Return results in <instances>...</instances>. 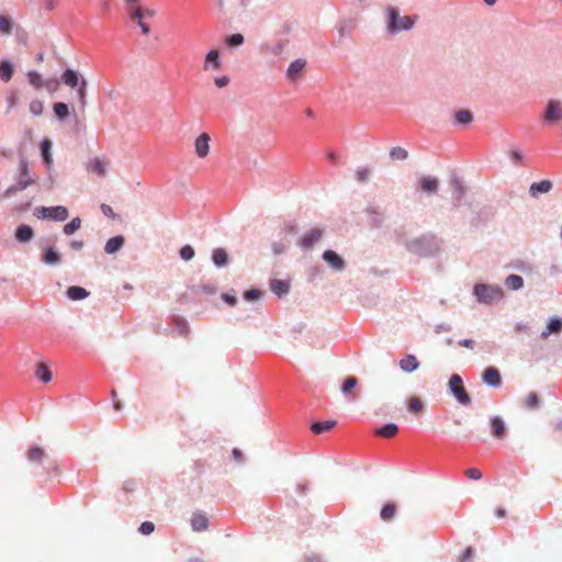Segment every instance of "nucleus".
<instances>
[{
	"mask_svg": "<svg viewBox=\"0 0 562 562\" xmlns=\"http://www.w3.org/2000/svg\"><path fill=\"white\" fill-rule=\"evenodd\" d=\"M476 300L483 304H493L503 299V290L498 285L476 284L473 289Z\"/></svg>",
	"mask_w": 562,
	"mask_h": 562,
	"instance_id": "1",
	"label": "nucleus"
},
{
	"mask_svg": "<svg viewBox=\"0 0 562 562\" xmlns=\"http://www.w3.org/2000/svg\"><path fill=\"white\" fill-rule=\"evenodd\" d=\"M35 182H36V178L31 175L27 162L22 160L20 162L19 178L14 184H12L11 187H9L5 190L4 195L11 196V195L15 194L16 192L25 190L26 188L34 184Z\"/></svg>",
	"mask_w": 562,
	"mask_h": 562,
	"instance_id": "2",
	"label": "nucleus"
},
{
	"mask_svg": "<svg viewBox=\"0 0 562 562\" xmlns=\"http://www.w3.org/2000/svg\"><path fill=\"white\" fill-rule=\"evenodd\" d=\"M414 18L412 16H400L398 11L395 8H387V29L391 32H398L409 30L414 25Z\"/></svg>",
	"mask_w": 562,
	"mask_h": 562,
	"instance_id": "3",
	"label": "nucleus"
},
{
	"mask_svg": "<svg viewBox=\"0 0 562 562\" xmlns=\"http://www.w3.org/2000/svg\"><path fill=\"white\" fill-rule=\"evenodd\" d=\"M35 216L42 220L63 222L68 218V210L65 206H40L35 209Z\"/></svg>",
	"mask_w": 562,
	"mask_h": 562,
	"instance_id": "4",
	"label": "nucleus"
},
{
	"mask_svg": "<svg viewBox=\"0 0 562 562\" xmlns=\"http://www.w3.org/2000/svg\"><path fill=\"white\" fill-rule=\"evenodd\" d=\"M449 391L453 394L456 400L464 405L468 406L471 403V398L463 385V381L459 374H452L449 379Z\"/></svg>",
	"mask_w": 562,
	"mask_h": 562,
	"instance_id": "5",
	"label": "nucleus"
},
{
	"mask_svg": "<svg viewBox=\"0 0 562 562\" xmlns=\"http://www.w3.org/2000/svg\"><path fill=\"white\" fill-rule=\"evenodd\" d=\"M211 137L207 133L200 134L194 142V151L199 158H205L210 153Z\"/></svg>",
	"mask_w": 562,
	"mask_h": 562,
	"instance_id": "6",
	"label": "nucleus"
},
{
	"mask_svg": "<svg viewBox=\"0 0 562 562\" xmlns=\"http://www.w3.org/2000/svg\"><path fill=\"white\" fill-rule=\"evenodd\" d=\"M143 8L139 5H132L130 8L131 20L138 24L143 34L147 35L150 33V27L147 23L144 22L145 18L143 16Z\"/></svg>",
	"mask_w": 562,
	"mask_h": 562,
	"instance_id": "7",
	"label": "nucleus"
},
{
	"mask_svg": "<svg viewBox=\"0 0 562 562\" xmlns=\"http://www.w3.org/2000/svg\"><path fill=\"white\" fill-rule=\"evenodd\" d=\"M562 119V106L559 101L551 100L548 103L544 120L548 122H557Z\"/></svg>",
	"mask_w": 562,
	"mask_h": 562,
	"instance_id": "8",
	"label": "nucleus"
},
{
	"mask_svg": "<svg viewBox=\"0 0 562 562\" xmlns=\"http://www.w3.org/2000/svg\"><path fill=\"white\" fill-rule=\"evenodd\" d=\"M483 382L490 386H499L502 378L499 371L494 367H488L482 374Z\"/></svg>",
	"mask_w": 562,
	"mask_h": 562,
	"instance_id": "9",
	"label": "nucleus"
},
{
	"mask_svg": "<svg viewBox=\"0 0 562 562\" xmlns=\"http://www.w3.org/2000/svg\"><path fill=\"white\" fill-rule=\"evenodd\" d=\"M323 259L336 271H341L345 269L344 259L334 250L324 251Z\"/></svg>",
	"mask_w": 562,
	"mask_h": 562,
	"instance_id": "10",
	"label": "nucleus"
},
{
	"mask_svg": "<svg viewBox=\"0 0 562 562\" xmlns=\"http://www.w3.org/2000/svg\"><path fill=\"white\" fill-rule=\"evenodd\" d=\"M323 235L322 229L319 228H312L308 231L301 239L300 245L303 248H311L313 247L317 241L321 240Z\"/></svg>",
	"mask_w": 562,
	"mask_h": 562,
	"instance_id": "11",
	"label": "nucleus"
},
{
	"mask_svg": "<svg viewBox=\"0 0 562 562\" xmlns=\"http://www.w3.org/2000/svg\"><path fill=\"white\" fill-rule=\"evenodd\" d=\"M306 66V61L304 59H296L293 63L290 64L288 70H286V77L291 81H295L299 79Z\"/></svg>",
	"mask_w": 562,
	"mask_h": 562,
	"instance_id": "12",
	"label": "nucleus"
},
{
	"mask_svg": "<svg viewBox=\"0 0 562 562\" xmlns=\"http://www.w3.org/2000/svg\"><path fill=\"white\" fill-rule=\"evenodd\" d=\"M419 364L418 359L414 355H406L398 362L401 370L405 373L416 371L419 368Z\"/></svg>",
	"mask_w": 562,
	"mask_h": 562,
	"instance_id": "13",
	"label": "nucleus"
},
{
	"mask_svg": "<svg viewBox=\"0 0 562 562\" xmlns=\"http://www.w3.org/2000/svg\"><path fill=\"white\" fill-rule=\"evenodd\" d=\"M222 64L220 60V53L216 49H211L204 60L203 69L209 70L210 68L214 70H218L221 68Z\"/></svg>",
	"mask_w": 562,
	"mask_h": 562,
	"instance_id": "14",
	"label": "nucleus"
},
{
	"mask_svg": "<svg viewBox=\"0 0 562 562\" xmlns=\"http://www.w3.org/2000/svg\"><path fill=\"white\" fill-rule=\"evenodd\" d=\"M87 169L88 171L95 173L99 177H104L106 173V161L95 157L89 161Z\"/></svg>",
	"mask_w": 562,
	"mask_h": 562,
	"instance_id": "15",
	"label": "nucleus"
},
{
	"mask_svg": "<svg viewBox=\"0 0 562 562\" xmlns=\"http://www.w3.org/2000/svg\"><path fill=\"white\" fill-rule=\"evenodd\" d=\"M52 146L53 143L50 139L45 138L41 142V154L43 161L45 166L49 169L53 165V157H52Z\"/></svg>",
	"mask_w": 562,
	"mask_h": 562,
	"instance_id": "16",
	"label": "nucleus"
},
{
	"mask_svg": "<svg viewBox=\"0 0 562 562\" xmlns=\"http://www.w3.org/2000/svg\"><path fill=\"white\" fill-rule=\"evenodd\" d=\"M419 189L424 192L435 193L438 190L439 181L432 177H422L418 180Z\"/></svg>",
	"mask_w": 562,
	"mask_h": 562,
	"instance_id": "17",
	"label": "nucleus"
},
{
	"mask_svg": "<svg viewBox=\"0 0 562 562\" xmlns=\"http://www.w3.org/2000/svg\"><path fill=\"white\" fill-rule=\"evenodd\" d=\"M191 526L194 531H204L209 527V519L202 513H195L191 518Z\"/></svg>",
	"mask_w": 562,
	"mask_h": 562,
	"instance_id": "18",
	"label": "nucleus"
},
{
	"mask_svg": "<svg viewBox=\"0 0 562 562\" xmlns=\"http://www.w3.org/2000/svg\"><path fill=\"white\" fill-rule=\"evenodd\" d=\"M491 428L495 438L502 439L505 436L506 426L501 417L494 416L491 418Z\"/></svg>",
	"mask_w": 562,
	"mask_h": 562,
	"instance_id": "19",
	"label": "nucleus"
},
{
	"mask_svg": "<svg viewBox=\"0 0 562 562\" xmlns=\"http://www.w3.org/2000/svg\"><path fill=\"white\" fill-rule=\"evenodd\" d=\"M124 241L125 240L123 236L112 237L106 241L104 246V251L110 255L115 254L123 247Z\"/></svg>",
	"mask_w": 562,
	"mask_h": 562,
	"instance_id": "20",
	"label": "nucleus"
},
{
	"mask_svg": "<svg viewBox=\"0 0 562 562\" xmlns=\"http://www.w3.org/2000/svg\"><path fill=\"white\" fill-rule=\"evenodd\" d=\"M552 189V182L550 180H542L533 182L530 186V194L537 196L539 193H548Z\"/></svg>",
	"mask_w": 562,
	"mask_h": 562,
	"instance_id": "21",
	"label": "nucleus"
},
{
	"mask_svg": "<svg viewBox=\"0 0 562 562\" xmlns=\"http://www.w3.org/2000/svg\"><path fill=\"white\" fill-rule=\"evenodd\" d=\"M407 408L414 415H420L425 411V404L418 396H412L407 400Z\"/></svg>",
	"mask_w": 562,
	"mask_h": 562,
	"instance_id": "22",
	"label": "nucleus"
},
{
	"mask_svg": "<svg viewBox=\"0 0 562 562\" xmlns=\"http://www.w3.org/2000/svg\"><path fill=\"white\" fill-rule=\"evenodd\" d=\"M33 236V229L29 225H20L15 231V238L21 243L30 241Z\"/></svg>",
	"mask_w": 562,
	"mask_h": 562,
	"instance_id": "23",
	"label": "nucleus"
},
{
	"mask_svg": "<svg viewBox=\"0 0 562 562\" xmlns=\"http://www.w3.org/2000/svg\"><path fill=\"white\" fill-rule=\"evenodd\" d=\"M14 72V68L11 61L1 60L0 61V79L4 82H8L12 79Z\"/></svg>",
	"mask_w": 562,
	"mask_h": 562,
	"instance_id": "24",
	"label": "nucleus"
},
{
	"mask_svg": "<svg viewBox=\"0 0 562 562\" xmlns=\"http://www.w3.org/2000/svg\"><path fill=\"white\" fill-rule=\"evenodd\" d=\"M61 80L68 87L75 88L79 85V76L72 69H66L61 75Z\"/></svg>",
	"mask_w": 562,
	"mask_h": 562,
	"instance_id": "25",
	"label": "nucleus"
},
{
	"mask_svg": "<svg viewBox=\"0 0 562 562\" xmlns=\"http://www.w3.org/2000/svg\"><path fill=\"white\" fill-rule=\"evenodd\" d=\"M562 329V321L559 319V318H553L550 321V323L548 324L546 330L542 331L541 334V338L546 339L548 338L551 334H558L560 333Z\"/></svg>",
	"mask_w": 562,
	"mask_h": 562,
	"instance_id": "26",
	"label": "nucleus"
},
{
	"mask_svg": "<svg viewBox=\"0 0 562 562\" xmlns=\"http://www.w3.org/2000/svg\"><path fill=\"white\" fill-rule=\"evenodd\" d=\"M35 375L38 380H41L44 383H48L52 380V372L48 369V367L43 362H40L36 366Z\"/></svg>",
	"mask_w": 562,
	"mask_h": 562,
	"instance_id": "27",
	"label": "nucleus"
},
{
	"mask_svg": "<svg viewBox=\"0 0 562 562\" xmlns=\"http://www.w3.org/2000/svg\"><path fill=\"white\" fill-rule=\"evenodd\" d=\"M42 260L46 263V265H57L59 263L60 261V256L59 254L52 247L47 248L44 250L43 252V257H42Z\"/></svg>",
	"mask_w": 562,
	"mask_h": 562,
	"instance_id": "28",
	"label": "nucleus"
},
{
	"mask_svg": "<svg viewBox=\"0 0 562 562\" xmlns=\"http://www.w3.org/2000/svg\"><path fill=\"white\" fill-rule=\"evenodd\" d=\"M289 288L290 285L286 281L279 279L272 280L270 283L271 291L279 296L285 294L289 291Z\"/></svg>",
	"mask_w": 562,
	"mask_h": 562,
	"instance_id": "29",
	"label": "nucleus"
},
{
	"mask_svg": "<svg viewBox=\"0 0 562 562\" xmlns=\"http://www.w3.org/2000/svg\"><path fill=\"white\" fill-rule=\"evenodd\" d=\"M398 432V427L395 424H386L375 430V435L383 438H392Z\"/></svg>",
	"mask_w": 562,
	"mask_h": 562,
	"instance_id": "30",
	"label": "nucleus"
},
{
	"mask_svg": "<svg viewBox=\"0 0 562 562\" xmlns=\"http://www.w3.org/2000/svg\"><path fill=\"white\" fill-rule=\"evenodd\" d=\"M336 425V422H333V420H326V422H316L314 424H312L311 426V430L318 435V434H322V432H325V431H329L330 429H333Z\"/></svg>",
	"mask_w": 562,
	"mask_h": 562,
	"instance_id": "31",
	"label": "nucleus"
},
{
	"mask_svg": "<svg viewBox=\"0 0 562 562\" xmlns=\"http://www.w3.org/2000/svg\"><path fill=\"white\" fill-rule=\"evenodd\" d=\"M88 294H89L88 291L80 286L74 285V286H69L67 289V296L74 301L82 300V299L87 297Z\"/></svg>",
	"mask_w": 562,
	"mask_h": 562,
	"instance_id": "32",
	"label": "nucleus"
},
{
	"mask_svg": "<svg viewBox=\"0 0 562 562\" xmlns=\"http://www.w3.org/2000/svg\"><path fill=\"white\" fill-rule=\"evenodd\" d=\"M505 284L510 290H519L524 285V280L520 276L510 274L506 278Z\"/></svg>",
	"mask_w": 562,
	"mask_h": 562,
	"instance_id": "33",
	"label": "nucleus"
},
{
	"mask_svg": "<svg viewBox=\"0 0 562 562\" xmlns=\"http://www.w3.org/2000/svg\"><path fill=\"white\" fill-rule=\"evenodd\" d=\"M212 259L217 267H222L227 262V254L223 248H216L213 250Z\"/></svg>",
	"mask_w": 562,
	"mask_h": 562,
	"instance_id": "34",
	"label": "nucleus"
},
{
	"mask_svg": "<svg viewBox=\"0 0 562 562\" xmlns=\"http://www.w3.org/2000/svg\"><path fill=\"white\" fill-rule=\"evenodd\" d=\"M44 456H45V451L41 447H34L27 451V459L31 462L41 463L43 461Z\"/></svg>",
	"mask_w": 562,
	"mask_h": 562,
	"instance_id": "35",
	"label": "nucleus"
},
{
	"mask_svg": "<svg viewBox=\"0 0 562 562\" xmlns=\"http://www.w3.org/2000/svg\"><path fill=\"white\" fill-rule=\"evenodd\" d=\"M173 324L181 336L187 337L189 335L190 329L186 318L177 316L173 318Z\"/></svg>",
	"mask_w": 562,
	"mask_h": 562,
	"instance_id": "36",
	"label": "nucleus"
},
{
	"mask_svg": "<svg viewBox=\"0 0 562 562\" xmlns=\"http://www.w3.org/2000/svg\"><path fill=\"white\" fill-rule=\"evenodd\" d=\"M13 29V22L8 15H0V34L9 35Z\"/></svg>",
	"mask_w": 562,
	"mask_h": 562,
	"instance_id": "37",
	"label": "nucleus"
},
{
	"mask_svg": "<svg viewBox=\"0 0 562 562\" xmlns=\"http://www.w3.org/2000/svg\"><path fill=\"white\" fill-rule=\"evenodd\" d=\"M396 506L394 504H385L381 509V518L384 521H390L395 517Z\"/></svg>",
	"mask_w": 562,
	"mask_h": 562,
	"instance_id": "38",
	"label": "nucleus"
},
{
	"mask_svg": "<svg viewBox=\"0 0 562 562\" xmlns=\"http://www.w3.org/2000/svg\"><path fill=\"white\" fill-rule=\"evenodd\" d=\"M27 79L30 85H32L35 89H41L44 87V79L35 70H31L27 72Z\"/></svg>",
	"mask_w": 562,
	"mask_h": 562,
	"instance_id": "39",
	"label": "nucleus"
},
{
	"mask_svg": "<svg viewBox=\"0 0 562 562\" xmlns=\"http://www.w3.org/2000/svg\"><path fill=\"white\" fill-rule=\"evenodd\" d=\"M53 110H54L55 115L59 120H65L69 115V108L64 102L55 103L54 106H53Z\"/></svg>",
	"mask_w": 562,
	"mask_h": 562,
	"instance_id": "40",
	"label": "nucleus"
},
{
	"mask_svg": "<svg viewBox=\"0 0 562 562\" xmlns=\"http://www.w3.org/2000/svg\"><path fill=\"white\" fill-rule=\"evenodd\" d=\"M29 111L34 116H40L43 114L44 111V103L40 99H34L29 104Z\"/></svg>",
	"mask_w": 562,
	"mask_h": 562,
	"instance_id": "41",
	"label": "nucleus"
},
{
	"mask_svg": "<svg viewBox=\"0 0 562 562\" xmlns=\"http://www.w3.org/2000/svg\"><path fill=\"white\" fill-rule=\"evenodd\" d=\"M80 227H81V220L79 217H75L64 226L63 232L66 235H72Z\"/></svg>",
	"mask_w": 562,
	"mask_h": 562,
	"instance_id": "42",
	"label": "nucleus"
},
{
	"mask_svg": "<svg viewBox=\"0 0 562 562\" xmlns=\"http://www.w3.org/2000/svg\"><path fill=\"white\" fill-rule=\"evenodd\" d=\"M454 119H456L457 123L469 124L472 122L473 115L468 110H460V111L456 112Z\"/></svg>",
	"mask_w": 562,
	"mask_h": 562,
	"instance_id": "43",
	"label": "nucleus"
},
{
	"mask_svg": "<svg viewBox=\"0 0 562 562\" xmlns=\"http://www.w3.org/2000/svg\"><path fill=\"white\" fill-rule=\"evenodd\" d=\"M5 100H7V104H8L7 112H10L12 109H14L18 105V102H19L18 91L16 90L9 91Z\"/></svg>",
	"mask_w": 562,
	"mask_h": 562,
	"instance_id": "44",
	"label": "nucleus"
},
{
	"mask_svg": "<svg viewBox=\"0 0 562 562\" xmlns=\"http://www.w3.org/2000/svg\"><path fill=\"white\" fill-rule=\"evenodd\" d=\"M390 157L393 159V160H404L408 157V153L406 149L402 148V147H393L390 151Z\"/></svg>",
	"mask_w": 562,
	"mask_h": 562,
	"instance_id": "45",
	"label": "nucleus"
},
{
	"mask_svg": "<svg viewBox=\"0 0 562 562\" xmlns=\"http://www.w3.org/2000/svg\"><path fill=\"white\" fill-rule=\"evenodd\" d=\"M357 384H358V380H357V378H355V376H348V378L345 380V382H344V384H342V386H341V392H342L345 395H347V394H349V393H350V392H351V391L357 386Z\"/></svg>",
	"mask_w": 562,
	"mask_h": 562,
	"instance_id": "46",
	"label": "nucleus"
},
{
	"mask_svg": "<svg viewBox=\"0 0 562 562\" xmlns=\"http://www.w3.org/2000/svg\"><path fill=\"white\" fill-rule=\"evenodd\" d=\"M370 173H371V171H370V169H369V168H367V167H360V168H358V169L356 170L355 176H356L357 181H359V182H366V181H368V180H369V178H370Z\"/></svg>",
	"mask_w": 562,
	"mask_h": 562,
	"instance_id": "47",
	"label": "nucleus"
},
{
	"mask_svg": "<svg viewBox=\"0 0 562 562\" xmlns=\"http://www.w3.org/2000/svg\"><path fill=\"white\" fill-rule=\"evenodd\" d=\"M77 94H78V99H79L81 106H85L86 105V97H87V80L86 79H81L80 87L77 91Z\"/></svg>",
	"mask_w": 562,
	"mask_h": 562,
	"instance_id": "48",
	"label": "nucleus"
},
{
	"mask_svg": "<svg viewBox=\"0 0 562 562\" xmlns=\"http://www.w3.org/2000/svg\"><path fill=\"white\" fill-rule=\"evenodd\" d=\"M244 43V36L239 33L233 34L226 38V44L231 47L240 46Z\"/></svg>",
	"mask_w": 562,
	"mask_h": 562,
	"instance_id": "49",
	"label": "nucleus"
},
{
	"mask_svg": "<svg viewBox=\"0 0 562 562\" xmlns=\"http://www.w3.org/2000/svg\"><path fill=\"white\" fill-rule=\"evenodd\" d=\"M538 402H539V400H538L537 393L530 392L526 396L525 405L527 408H536L538 405Z\"/></svg>",
	"mask_w": 562,
	"mask_h": 562,
	"instance_id": "50",
	"label": "nucleus"
},
{
	"mask_svg": "<svg viewBox=\"0 0 562 562\" xmlns=\"http://www.w3.org/2000/svg\"><path fill=\"white\" fill-rule=\"evenodd\" d=\"M180 256L183 260H190L194 257V249L190 245H186L180 249Z\"/></svg>",
	"mask_w": 562,
	"mask_h": 562,
	"instance_id": "51",
	"label": "nucleus"
},
{
	"mask_svg": "<svg viewBox=\"0 0 562 562\" xmlns=\"http://www.w3.org/2000/svg\"><path fill=\"white\" fill-rule=\"evenodd\" d=\"M260 297H261V292L257 289H250L244 293V299L247 301H256V300H259Z\"/></svg>",
	"mask_w": 562,
	"mask_h": 562,
	"instance_id": "52",
	"label": "nucleus"
},
{
	"mask_svg": "<svg viewBox=\"0 0 562 562\" xmlns=\"http://www.w3.org/2000/svg\"><path fill=\"white\" fill-rule=\"evenodd\" d=\"M138 530L142 535L147 536V535H150L151 532H154L155 526L151 521H144L139 526Z\"/></svg>",
	"mask_w": 562,
	"mask_h": 562,
	"instance_id": "53",
	"label": "nucleus"
},
{
	"mask_svg": "<svg viewBox=\"0 0 562 562\" xmlns=\"http://www.w3.org/2000/svg\"><path fill=\"white\" fill-rule=\"evenodd\" d=\"M43 88H46L49 92L53 93V92L58 90L59 81L57 79L44 80V87Z\"/></svg>",
	"mask_w": 562,
	"mask_h": 562,
	"instance_id": "54",
	"label": "nucleus"
},
{
	"mask_svg": "<svg viewBox=\"0 0 562 562\" xmlns=\"http://www.w3.org/2000/svg\"><path fill=\"white\" fill-rule=\"evenodd\" d=\"M465 475L470 480H480L482 477V472L477 468H470L465 471Z\"/></svg>",
	"mask_w": 562,
	"mask_h": 562,
	"instance_id": "55",
	"label": "nucleus"
},
{
	"mask_svg": "<svg viewBox=\"0 0 562 562\" xmlns=\"http://www.w3.org/2000/svg\"><path fill=\"white\" fill-rule=\"evenodd\" d=\"M214 82H215L216 87L224 88V87L228 86V83L231 82V79L228 76H222V77L215 78Z\"/></svg>",
	"mask_w": 562,
	"mask_h": 562,
	"instance_id": "56",
	"label": "nucleus"
},
{
	"mask_svg": "<svg viewBox=\"0 0 562 562\" xmlns=\"http://www.w3.org/2000/svg\"><path fill=\"white\" fill-rule=\"evenodd\" d=\"M101 211H102V213L105 216H109V217H114L115 216L112 207L110 205H108V204H101Z\"/></svg>",
	"mask_w": 562,
	"mask_h": 562,
	"instance_id": "57",
	"label": "nucleus"
},
{
	"mask_svg": "<svg viewBox=\"0 0 562 562\" xmlns=\"http://www.w3.org/2000/svg\"><path fill=\"white\" fill-rule=\"evenodd\" d=\"M459 346L461 347H465V348H469V349H473L474 348V340L472 339H462L458 342Z\"/></svg>",
	"mask_w": 562,
	"mask_h": 562,
	"instance_id": "58",
	"label": "nucleus"
},
{
	"mask_svg": "<svg viewBox=\"0 0 562 562\" xmlns=\"http://www.w3.org/2000/svg\"><path fill=\"white\" fill-rule=\"evenodd\" d=\"M452 186L454 187L457 196L461 198L463 195V187H462V184L458 180H454L452 182Z\"/></svg>",
	"mask_w": 562,
	"mask_h": 562,
	"instance_id": "59",
	"label": "nucleus"
},
{
	"mask_svg": "<svg viewBox=\"0 0 562 562\" xmlns=\"http://www.w3.org/2000/svg\"><path fill=\"white\" fill-rule=\"evenodd\" d=\"M222 299H223L226 303H228L229 305H235V304H236V302H237V299H236L235 296L229 295V294H227V293L223 294V295H222Z\"/></svg>",
	"mask_w": 562,
	"mask_h": 562,
	"instance_id": "60",
	"label": "nucleus"
},
{
	"mask_svg": "<svg viewBox=\"0 0 562 562\" xmlns=\"http://www.w3.org/2000/svg\"><path fill=\"white\" fill-rule=\"evenodd\" d=\"M232 453L235 461L240 462L243 460V452L238 448H234Z\"/></svg>",
	"mask_w": 562,
	"mask_h": 562,
	"instance_id": "61",
	"label": "nucleus"
},
{
	"mask_svg": "<svg viewBox=\"0 0 562 562\" xmlns=\"http://www.w3.org/2000/svg\"><path fill=\"white\" fill-rule=\"evenodd\" d=\"M70 247L74 249V250H80L82 247H83V241L81 240H72L70 243Z\"/></svg>",
	"mask_w": 562,
	"mask_h": 562,
	"instance_id": "62",
	"label": "nucleus"
},
{
	"mask_svg": "<svg viewBox=\"0 0 562 562\" xmlns=\"http://www.w3.org/2000/svg\"><path fill=\"white\" fill-rule=\"evenodd\" d=\"M297 493L305 494L307 491V482L299 483L296 486Z\"/></svg>",
	"mask_w": 562,
	"mask_h": 562,
	"instance_id": "63",
	"label": "nucleus"
},
{
	"mask_svg": "<svg viewBox=\"0 0 562 562\" xmlns=\"http://www.w3.org/2000/svg\"><path fill=\"white\" fill-rule=\"evenodd\" d=\"M200 288H201V289L203 290V292H205V293H210V294H212V293H214V292H215V288H214L213 285H211V284L202 285V286H200Z\"/></svg>",
	"mask_w": 562,
	"mask_h": 562,
	"instance_id": "64",
	"label": "nucleus"
}]
</instances>
